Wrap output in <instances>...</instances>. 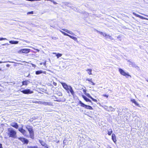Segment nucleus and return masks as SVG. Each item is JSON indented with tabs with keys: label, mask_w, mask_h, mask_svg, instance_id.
<instances>
[{
	"label": "nucleus",
	"mask_w": 148,
	"mask_h": 148,
	"mask_svg": "<svg viewBox=\"0 0 148 148\" xmlns=\"http://www.w3.org/2000/svg\"><path fill=\"white\" fill-rule=\"evenodd\" d=\"M16 132L13 129L11 128L8 129V135L9 137L15 138L16 136Z\"/></svg>",
	"instance_id": "1"
},
{
	"label": "nucleus",
	"mask_w": 148,
	"mask_h": 148,
	"mask_svg": "<svg viewBox=\"0 0 148 148\" xmlns=\"http://www.w3.org/2000/svg\"><path fill=\"white\" fill-rule=\"evenodd\" d=\"M26 128L29 132L30 138L32 139L34 138V133L32 128L29 125H26Z\"/></svg>",
	"instance_id": "2"
},
{
	"label": "nucleus",
	"mask_w": 148,
	"mask_h": 148,
	"mask_svg": "<svg viewBox=\"0 0 148 148\" xmlns=\"http://www.w3.org/2000/svg\"><path fill=\"white\" fill-rule=\"evenodd\" d=\"M18 130L19 131L22 133L24 136L27 137H29V135L27 132L23 129L22 127H19Z\"/></svg>",
	"instance_id": "3"
},
{
	"label": "nucleus",
	"mask_w": 148,
	"mask_h": 148,
	"mask_svg": "<svg viewBox=\"0 0 148 148\" xmlns=\"http://www.w3.org/2000/svg\"><path fill=\"white\" fill-rule=\"evenodd\" d=\"M119 71L121 74L125 76L127 78H128V77H131V76L128 73H126L122 69H119Z\"/></svg>",
	"instance_id": "4"
},
{
	"label": "nucleus",
	"mask_w": 148,
	"mask_h": 148,
	"mask_svg": "<svg viewBox=\"0 0 148 148\" xmlns=\"http://www.w3.org/2000/svg\"><path fill=\"white\" fill-rule=\"evenodd\" d=\"M79 103L80 104L81 106L83 107H84L86 109L90 110H92L93 109V108L91 106L84 104L81 101H79Z\"/></svg>",
	"instance_id": "5"
},
{
	"label": "nucleus",
	"mask_w": 148,
	"mask_h": 148,
	"mask_svg": "<svg viewBox=\"0 0 148 148\" xmlns=\"http://www.w3.org/2000/svg\"><path fill=\"white\" fill-rule=\"evenodd\" d=\"M51 97V99H52L53 101H55L60 102L61 101H65V99H59L55 96H52Z\"/></svg>",
	"instance_id": "6"
},
{
	"label": "nucleus",
	"mask_w": 148,
	"mask_h": 148,
	"mask_svg": "<svg viewBox=\"0 0 148 148\" xmlns=\"http://www.w3.org/2000/svg\"><path fill=\"white\" fill-rule=\"evenodd\" d=\"M98 32L99 33L101 34V35H103L104 36L106 37V38H109L111 40H112L113 39V38L111 36L107 34L106 33H103L102 32H101L100 31H98Z\"/></svg>",
	"instance_id": "7"
},
{
	"label": "nucleus",
	"mask_w": 148,
	"mask_h": 148,
	"mask_svg": "<svg viewBox=\"0 0 148 148\" xmlns=\"http://www.w3.org/2000/svg\"><path fill=\"white\" fill-rule=\"evenodd\" d=\"M60 31L64 36H69L70 38L72 39H73L75 41H76L77 40V39L76 37L73 36L71 35H69L68 34H67V33L64 32H63L61 30H60Z\"/></svg>",
	"instance_id": "8"
},
{
	"label": "nucleus",
	"mask_w": 148,
	"mask_h": 148,
	"mask_svg": "<svg viewBox=\"0 0 148 148\" xmlns=\"http://www.w3.org/2000/svg\"><path fill=\"white\" fill-rule=\"evenodd\" d=\"M21 92L23 94H32L33 92V91H31L29 89H25L24 90H21Z\"/></svg>",
	"instance_id": "9"
},
{
	"label": "nucleus",
	"mask_w": 148,
	"mask_h": 148,
	"mask_svg": "<svg viewBox=\"0 0 148 148\" xmlns=\"http://www.w3.org/2000/svg\"><path fill=\"white\" fill-rule=\"evenodd\" d=\"M66 91L68 93H69V92L71 93L72 95H73L74 94V91L73 89L70 86L69 87L67 90H66Z\"/></svg>",
	"instance_id": "10"
},
{
	"label": "nucleus",
	"mask_w": 148,
	"mask_h": 148,
	"mask_svg": "<svg viewBox=\"0 0 148 148\" xmlns=\"http://www.w3.org/2000/svg\"><path fill=\"white\" fill-rule=\"evenodd\" d=\"M36 103H40L46 106V105H48V106H52L53 105V103L51 102H42L40 101L39 102H36Z\"/></svg>",
	"instance_id": "11"
},
{
	"label": "nucleus",
	"mask_w": 148,
	"mask_h": 148,
	"mask_svg": "<svg viewBox=\"0 0 148 148\" xmlns=\"http://www.w3.org/2000/svg\"><path fill=\"white\" fill-rule=\"evenodd\" d=\"M18 139L21 141L24 144H27L29 142L28 140L25 138L20 137L18 138Z\"/></svg>",
	"instance_id": "12"
},
{
	"label": "nucleus",
	"mask_w": 148,
	"mask_h": 148,
	"mask_svg": "<svg viewBox=\"0 0 148 148\" xmlns=\"http://www.w3.org/2000/svg\"><path fill=\"white\" fill-rule=\"evenodd\" d=\"M30 50V49H22L20 51L22 53H27L29 52Z\"/></svg>",
	"instance_id": "13"
},
{
	"label": "nucleus",
	"mask_w": 148,
	"mask_h": 148,
	"mask_svg": "<svg viewBox=\"0 0 148 148\" xmlns=\"http://www.w3.org/2000/svg\"><path fill=\"white\" fill-rule=\"evenodd\" d=\"M10 125L16 129H17L18 128V126L16 123L12 122L11 123Z\"/></svg>",
	"instance_id": "14"
},
{
	"label": "nucleus",
	"mask_w": 148,
	"mask_h": 148,
	"mask_svg": "<svg viewBox=\"0 0 148 148\" xmlns=\"http://www.w3.org/2000/svg\"><path fill=\"white\" fill-rule=\"evenodd\" d=\"M61 83L62 84V86H63V87L66 90H67V89L69 87V86H68L65 83L62 82Z\"/></svg>",
	"instance_id": "15"
},
{
	"label": "nucleus",
	"mask_w": 148,
	"mask_h": 148,
	"mask_svg": "<svg viewBox=\"0 0 148 148\" xmlns=\"http://www.w3.org/2000/svg\"><path fill=\"white\" fill-rule=\"evenodd\" d=\"M61 83L62 84V86H63V87L66 90H67V89L69 87V86H68L65 83L62 82Z\"/></svg>",
	"instance_id": "16"
},
{
	"label": "nucleus",
	"mask_w": 148,
	"mask_h": 148,
	"mask_svg": "<svg viewBox=\"0 0 148 148\" xmlns=\"http://www.w3.org/2000/svg\"><path fill=\"white\" fill-rule=\"evenodd\" d=\"M129 62V64L130 65V66L132 67H136V66L134 62L131 61H128Z\"/></svg>",
	"instance_id": "17"
},
{
	"label": "nucleus",
	"mask_w": 148,
	"mask_h": 148,
	"mask_svg": "<svg viewBox=\"0 0 148 148\" xmlns=\"http://www.w3.org/2000/svg\"><path fill=\"white\" fill-rule=\"evenodd\" d=\"M112 139L114 143H115L116 142V137L115 135L114 134H112Z\"/></svg>",
	"instance_id": "18"
},
{
	"label": "nucleus",
	"mask_w": 148,
	"mask_h": 148,
	"mask_svg": "<svg viewBox=\"0 0 148 148\" xmlns=\"http://www.w3.org/2000/svg\"><path fill=\"white\" fill-rule=\"evenodd\" d=\"M82 97L86 101L89 102L90 103H92L91 101L89 99L86 97L84 95H82Z\"/></svg>",
	"instance_id": "19"
},
{
	"label": "nucleus",
	"mask_w": 148,
	"mask_h": 148,
	"mask_svg": "<svg viewBox=\"0 0 148 148\" xmlns=\"http://www.w3.org/2000/svg\"><path fill=\"white\" fill-rule=\"evenodd\" d=\"M45 73V71H43L42 70H40L36 71L35 73L36 75H39L42 73Z\"/></svg>",
	"instance_id": "20"
},
{
	"label": "nucleus",
	"mask_w": 148,
	"mask_h": 148,
	"mask_svg": "<svg viewBox=\"0 0 148 148\" xmlns=\"http://www.w3.org/2000/svg\"><path fill=\"white\" fill-rule=\"evenodd\" d=\"M107 110L108 111H114L115 110L111 106H109L108 107H107Z\"/></svg>",
	"instance_id": "21"
},
{
	"label": "nucleus",
	"mask_w": 148,
	"mask_h": 148,
	"mask_svg": "<svg viewBox=\"0 0 148 148\" xmlns=\"http://www.w3.org/2000/svg\"><path fill=\"white\" fill-rule=\"evenodd\" d=\"M18 42L17 41H12V40H10L9 41V43L11 44H17Z\"/></svg>",
	"instance_id": "22"
},
{
	"label": "nucleus",
	"mask_w": 148,
	"mask_h": 148,
	"mask_svg": "<svg viewBox=\"0 0 148 148\" xmlns=\"http://www.w3.org/2000/svg\"><path fill=\"white\" fill-rule=\"evenodd\" d=\"M39 142L44 147H46L47 145V144L45 143L44 141L40 140Z\"/></svg>",
	"instance_id": "23"
},
{
	"label": "nucleus",
	"mask_w": 148,
	"mask_h": 148,
	"mask_svg": "<svg viewBox=\"0 0 148 148\" xmlns=\"http://www.w3.org/2000/svg\"><path fill=\"white\" fill-rule=\"evenodd\" d=\"M29 83L28 81H25L22 82V85H27Z\"/></svg>",
	"instance_id": "24"
},
{
	"label": "nucleus",
	"mask_w": 148,
	"mask_h": 148,
	"mask_svg": "<svg viewBox=\"0 0 148 148\" xmlns=\"http://www.w3.org/2000/svg\"><path fill=\"white\" fill-rule=\"evenodd\" d=\"M131 101L134 103L136 106H138L139 105L138 103L135 101V100L134 99H131Z\"/></svg>",
	"instance_id": "25"
},
{
	"label": "nucleus",
	"mask_w": 148,
	"mask_h": 148,
	"mask_svg": "<svg viewBox=\"0 0 148 148\" xmlns=\"http://www.w3.org/2000/svg\"><path fill=\"white\" fill-rule=\"evenodd\" d=\"M86 71L88 72V73L89 75H92V70L91 69H88L86 70Z\"/></svg>",
	"instance_id": "26"
},
{
	"label": "nucleus",
	"mask_w": 148,
	"mask_h": 148,
	"mask_svg": "<svg viewBox=\"0 0 148 148\" xmlns=\"http://www.w3.org/2000/svg\"><path fill=\"white\" fill-rule=\"evenodd\" d=\"M53 53L56 54V56H57L58 58L61 57L62 55V54H61L59 53Z\"/></svg>",
	"instance_id": "27"
},
{
	"label": "nucleus",
	"mask_w": 148,
	"mask_h": 148,
	"mask_svg": "<svg viewBox=\"0 0 148 148\" xmlns=\"http://www.w3.org/2000/svg\"><path fill=\"white\" fill-rule=\"evenodd\" d=\"M112 130L111 129H110L108 131V134L109 135H111V134L112 133Z\"/></svg>",
	"instance_id": "28"
},
{
	"label": "nucleus",
	"mask_w": 148,
	"mask_h": 148,
	"mask_svg": "<svg viewBox=\"0 0 148 148\" xmlns=\"http://www.w3.org/2000/svg\"><path fill=\"white\" fill-rule=\"evenodd\" d=\"M138 17L140 18L143 19H146L147 20H148V18H145L144 17H143L142 16H141L140 15H139V16H138Z\"/></svg>",
	"instance_id": "29"
},
{
	"label": "nucleus",
	"mask_w": 148,
	"mask_h": 148,
	"mask_svg": "<svg viewBox=\"0 0 148 148\" xmlns=\"http://www.w3.org/2000/svg\"><path fill=\"white\" fill-rule=\"evenodd\" d=\"M62 30H63L64 31L69 34L70 31L68 29H62Z\"/></svg>",
	"instance_id": "30"
},
{
	"label": "nucleus",
	"mask_w": 148,
	"mask_h": 148,
	"mask_svg": "<svg viewBox=\"0 0 148 148\" xmlns=\"http://www.w3.org/2000/svg\"><path fill=\"white\" fill-rule=\"evenodd\" d=\"M85 95L87 96L88 97L90 98H92V97L89 94V93H86Z\"/></svg>",
	"instance_id": "31"
},
{
	"label": "nucleus",
	"mask_w": 148,
	"mask_h": 148,
	"mask_svg": "<svg viewBox=\"0 0 148 148\" xmlns=\"http://www.w3.org/2000/svg\"><path fill=\"white\" fill-rule=\"evenodd\" d=\"M33 13H34L32 11L31 12H28L27 13V14H33Z\"/></svg>",
	"instance_id": "32"
},
{
	"label": "nucleus",
	"mask_w": 148,
	"mask_h": 148,
	"mask_svg": "<svg viewBox=\"0 0 148 148\" xmlns=\"http://www.w3.org/2000/svg\"><path fill=\"white\" fill-rule=\"evenodd\" d=\"M133 14L134 15H135L137 17H138V16H139V15L136 14V13L135 12H133Z\"/></svg>",
	"instance_id": "33"
},
{
	"label": "nucleus",
	"mask_w": 148,
	"mask_h": 148,
	"mask_svg": "<svg viewBox=\"0 0 148 148\" xmlns=\"http://www.w3.org/2000/svg\"><path fill=\"white\" fill-rule=\"evenodd\" d=\"M133 14L134 15H135L137 17H138V16H139V15L136 14V13L135 12H133Z\"/></svg>",
	"instance_id": "34"
},
{
	"label": "nucleus",
	"mask_w": 148,
	"mask_h": 148,
	"mask_svg": "<svg viewBox=\"0 0 148 148\" xmlns=\"http://www.w3.org/2000/svg\"><path fill=\"white\" fill-rule=\"evenodd\" d=\"M91 99H92V100L94 102H97V100L96 99L93 98L92 97V98H91Z\"/></svg>",
	"instance_id": "35"
},
{
	"label": "nucleus",
	"mask_w": 148,
	"mask_h": 148,
	"mask_svg": "<svg viewBox=\"0 0 148 148\" xmlns=\"http://www.w3.org/2000/svg\"><path fill=\"white\" fill-rule=\"evenodd\" d=\"M51 2H53L54 4H57V3L55 2L54 0H51Z\"/></svg>",
	"instance_id": "36"
},
{
	"label": "nucleus",
	"mask_w": 148,
	"mask_h": 148,
	"mask_svg": "<svg viewBox=\"0 0 148 148\" xmlns=\"http://www.w3.org/2000/svg\"><path fill=\"white\" fill-rule=\"evenodd\" d=\"M51 38L52 39L55 40H57L58 39V38L57 37H52Z\"/></svg>",
	"instance_id": "37"
},
{
	"label": "nucleus",
	"mask_w": 148,
	"mask_h": 148,
	"mask_svg": "<svg viewBox=\"0 0 148 148\" xmlns=\"http://www.w3.org/2000/svg\"><path fill=\"white\" fill-rule=\"evenodd\" d=\"M86 80L89 81L90 82H91L92 81V79L87 78L86 79Z\"/></svg>",
	"instance_id": "38"
},
{
	"label": "nucleus",
	"mask_w": 148,
	"mask_h": 148,
	"mask_svg": "<svg viewBox=\"0 0 148 148\" xmlns=\"http://www.w3.org/2000/svg\"><path fill=\"white\" fill-rule=\"evenodd\" d=\"M83 92L84 93V94H85V95L87 93H86V90L85 89H83Z\"/></svg>",
	"instance_id": "39"
},
{
	"label": "nucleus",
	"mask_w": 148,
	"mask_h": 148,
	"mask_svg": "<svg viewBox=\"0 0 148 148\" xmlns=\"http://www.w3.org/2000/svg\"><path fill=\"white\" fill-rule=\"evenodd\" d=\"M7 40V39L6 38H0V40Z\"/></svg>",
	"instance_id": "40"
},
{
	"label": "nucleus",
	"mask_w": 148,
	"mask_h": 148,
	"mask_svg": "<svg viewBox=\"0 0 148 148\" xmlns=\"http://www.w3.org/2000/svg\"><path fill=\"white\" fill-rule=\"evenodd\" d=\"M8 62H10L9 61H3V62H2V61H0V63H7Z\"/></svg>",
	"instance_id": "41"
},
{
	"label": "nucleus",
	"mask_w": 148,
	"mask_h": 148,
	"mask_svg": "<svg viewBox=\"0 0 148 148\" xmlns=\"http://www.w3.org/2000/svg\"><path fill=\"white\" fill-rule=\"evenodd\" d=\"M69 34L72 35L74 34V33L72 32L71 31H70Z\"/></svg>",
	"instance_id": "42"
},
{
	"label": "nucleus",
	"mask_w": 148,
	"mask_h": 148,
	"mask_svg": "<svg viewBox=\"0 0 148 148\" xmlns=\"http://www.w3.org/2000/svg\"><path fill=\"white\" fill-rule=\"evenodd\" d=\"M53 84L55 86H56L57 85V83L54 82H53Z\"/></svg>",
	"instance_id": "43"
},
{
	"label": "nucleus",
	"mask_w": 148,
	"mask_h": 148,
	"mask_svg": "<svg viewBox=\"0 0 148 148\" xmlns=\"http://www.w3.org/2000/svg\"><path fill=\"white\" fill-rule=\"evenodd\" d=\"M103 96L104 97H106L107 98L108 97V95H103Z\"/></svg>",
	"instance_id": "44"
},
{
	"label": "nucleus",
	"mask_w": 148,
	"mask_h": 148,
	"mask_svg": "<svg viewBox=\"0 0 148 148\" xmlns=\"http://www.w3.org/2000/svg\"><path fill=\"white\" fill-rule=\"evenodd\" d=\"M91 84L92 85H95V83L93 82L92 81L91 82Z\"/></svg>",
	"instance_id": "45"
},
{
	"label": "nucleus",
	"mask_w": 148,
	"mask_h": 148,
	"mask_svg": "<svg viewBox=\"0 0 148 148\" xmlns=\"http://www.w3.org/2000/svg\"><path fill=\"white\" fill-rule=\"evenodd\" d=\"M32 148H38L37 146H32Z\"/></svg>",
	"instance_id": "46"
},
{
	"label": "nucleus",
	"mask_w": 148,
	"mask_h": 148,
	"mask_svg": "<svg viewBox=\"0 0 148 148\" xmlns=\"http://www.w3.org/2000/svg\"><path fill=\"white\" fill-rule=\"evenodd\" d=\"M32 66L33 67H36V65L35 64H32Z\"/></svg>",
	"instance_id": "47"
},
{
	"label": "nucleus",
	"mask_w": 148,
	"mask_h": 148,
	"mask_svg": "<svg viewBox=\"0 0 148 148\" xmlns=\"http://www.w3.org/2000/svg\"><path fill=\"white\" fill-rule=\"evenodd\" d=\"M6 66L8 67H9L10 66V65L9 64H6Z\"/></svg>",
	"instance_id": "48"
},
{
	"label": "nucleus",
	"mask_w": 148,
	"mask_h": 148,
	"mask_svg": "<svg viewBox=\"0 0 148 148\" xmlns=\"http://www.w3.org/2000/svg\"><path fill=\"white\" fill-rule=\"evenodd\" d=\"M0 148H3L2 147V144L1 143H0Z\"/></svg>",
	"instance_id": "49"
},
{
	"label": "nucleus",
	"mask_w": 148,
	"mask_h": 148,
	"mask_svg": "<svg viewBox=\"0 0 148 148\" xmlns=\"http://www.w3.org/2000/svg\"><path fill=\"white\" fill-rule=\"evenodd\" d=\"M32 146H28V148H32Z\"/></svg>",
	"instance_id": "50"
},
{
	"label": "nucleus",
	"mask_w": 148,
	"mask_h": 148,
	"mask_svg": "<svg viewBox=\"0 0 148 148\" xmlns=\"http://www.w3.org/2000/svg\"><path fill=\"white\" fill-rule=\"evenodd\" d=\"M5 45H9L8 43H5Z\"/></svg>",
	"instance_id": "51"
},
{
	"label": "nucleus",
	"mask_w": 148,
	"mask_h": 148,
	"mask_svg": "<svg viewBox=\"0 0 148 148\" xmlns=\"http://www.w3.org/2000/svg\"><path fill=\"white\" fill-rule=\"evenodd\" d=\"M120 38V36H119L117 37V38L118 39H119Z\"/></svg>",
	"instance_id": "52"
},
{
	"label": "nucleus",
	"mask_w": 148,
	"mask_h": 148,
	"mask_svg": "<svg viewBox=\"0 0 148 148\" xmlns=\"http://www.w3.org/2000/svg\"><path fill=\"white\" fill-rule=\"evenodd\" d=\"M46 64V62L44 63H43V65H44V66H45Z\"/></svg>",
	"instance_id": "53"
},
{
	"label": "nucleus",
	"mask_w": 148,
	"mask_h": 148,
	"mask_svg": "<svg viewBox=\"0 0 148 148\" xmlns=\"http://www.w3.org/2000/svg\"><path fill=\"white\" fill-rule=\"evenodd\" d=\"M62 95V93H60V94L59 96H61Z\"/></svg>",
	"instance_id": "54"
},
{
	"label": "nucleus",
	"mask_w": 148,
	"mask_h": 148,
	"mask_svg": "<svg viewBox=\"0 0 148 148\" xmlns=\"http://www.w3.org/2000/svg\"><path fill=\"white\" fill-rule=\"evenodd\" d=\"M45 148H48V147L47 146L46 147H45Z\"/></svg>",
	"instance_id": "55"
},
{
	"label": "nucleus",
	"mask_w": 148,
	"mask_h": 148,
	"mask_svg": "<svg viewBox=\"0 0 148 148\" xmlns=\"http://www.w3.org/2000/svg\"><path fill=\"white\" fill-rule=\"evenodd\" d=\"M2 45H3V46H5V44H3Z\"/></svg>",
	"instance_id": "56"
},
{
	"label": "nucleus",
	"mask_w": 148,
	"mask_h": 148,
	"mask_svg": "<svg viewBox=\"0 0 148 148\" xmlns=\"http://www.w3.org/2000/svg\"><path fill=\"white\" fill-rule=\"evenodd\" d=\"M146 81H147V82H148V79H146Z\"/></svg>",
	"instance_id": "57"
},
{
	"label": "nucleus",
	"mask_w": 148,
	"mask_h": 148,
	"mask_svg": "<svg viewBox=\"0 0 148 148\" xmlns=\"http://www.w3.org/2000/svg\"><path fill=\"white\" fill-rule=\"evenodd\" d=\"M109 90V91H111V90Z\"/></svg>",
	"instance_id": "58"
},
{
	"label": "nucleus",
	"mask_w": 148,
	"mask_h": 148,
	"mask_svg": "<svg viewBox=\"0 0 148 148\" xmlns=\"http://www.w3.org/2000/svg\"><path fill=\"white\" fill-rule=\"evenodd\" d=\"M1 69H0V71H1Z\"/></svg>",
	"instance_id": "59"
},
{
	"label": "nucleus",
	"mask_w": 148,
	"mask_h": 148,
	"mask_svg": "<svg viewBox=\"0 0 148 148\" xmlns=\"http://www.w3.org/2000/svg\"><path fill=\"white\" fill-rule=\"evenodd\" d=\"M42 64V63H40V65H41Z\"/></svg>",
	"instance_id": "60"
},
{
	"label": "nucleus",
	"mask_w": 148,
	"mask_h": 148,
	"mask_svg": "<svg viewBox=\"0 0 148 148\" xmlns=\"http://www.w3.org/2000/svg\"><path fill=\"white\" fill-rule=\"evenodd\" d=\"M147 97H148V95H147Z\"/></svg>",
	"instance_id": "61"
},
{
	"label": "nucleus",
	"mask_w": 148,
	"mask_h": 148,
	"mask_svg": "<svg viewBox=\"0 0 148 148\" xmlns=\"http://www.w3.org/2000/svg\"><path fill=\"white\" fill-rule=\"evenodd\" d=\"M147 16L148 17V16Z\"/></svg>",
	"instance_id": "62"
}]
</instances>
